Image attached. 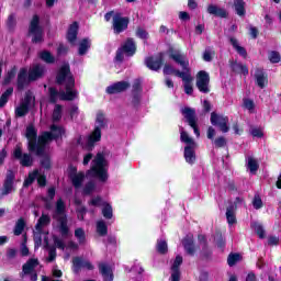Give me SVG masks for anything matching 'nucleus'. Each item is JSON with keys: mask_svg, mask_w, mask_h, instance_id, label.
Here are the masks:
<instances>
[{"mask_svg": "<svg viewBox=\"0 0 281 281\" xmlns=\"http://www.w3.org/2000/svg\"><path fill=\"white\" fill-rule=\"evenodd\" d=\"M64 82L66 83V91L61 90L58 92L56 88H49L50 102L56 103L58 100V95L60 97L61 100L76 99L77 92L76 90H74L76 81L71 76V71L69 70L68 64H65L64 66H61L57 75V85H64Z\"/></svg>", "mask_w": 281, "mask_h": 281, "instance_id": "f257e3e1", "label": "nucleus"}, {"mask_svg": "<svg viewBox=\"0 0 281 281\" xmlns=\"http://www.w3.org/2000/svg\"><path fill=\"white\" fill-rule=\"evenodd\" d=\"M86 177L87 179H99V181L103 182L109 179V175L106 173V159H104L103 154H97Z\"/></svg>", "mask_w": 281, "mask_h": 281, "instance_id": "f03ea898", "label": "nucleus"}, {"mask_svg": "<svg viewBox=\"0 0 281 281\" xmlns=\"http://www.w3.org/2000/svg\"><path fill=\"white\" fill-rule=\"evenodd\" d=\"M109 127V119H106V114L104 112L99 111L97 113L95 123H94V130L90 134L87 143L88 150H91L93 148L95 142H100L102 139V131L104 128Z\"/></svg>", "mask_w": 281, "mask_h": 281, "instance_id": "7ed1b4c3", "label": "nucleus"}, {"mask_svg": "<svg viewBox=\"0 0 281 281\" xmlns=\"http://www.w3.org/2000/svg\"><path fill=\"white\" fill-rule=\"evenodd\" d=\"M53 218L57 221L59 234H61L63 238H67V236H69V226L67 225L68 221L67 214H65V202L63 199L57 200Z\"/></svg>", "mask_w": 281, "mask_h": 281, "instance_id": "20e7f679", "label": "nucleus"}, {"mask_svg": "<svg viewBox=\"0 0 281 281\" xmlns=\"http://www.w3.org/2000/svg\"><path fill=\"white\" fill-rule=\"evenodd\" d=\"M65 135V128L58 125H52L50 132H44L38 137V147H37V155H43L45 153V146L52 139H58V137H63Z\"/></svg>", "mask_w": 281, "mask_h": 281, "instance_id": "39448f33", "label": "nucleus"}, {"mask_svg": "<svg viewBox=\"0 0 281 281\" xmlns=\"http://www.w3.org/2000/svg\"><path fill=\"white\" fill-rule=\"evenodd\" d=\"M40 23L38 15H34L29 27V34L33 36L32 43H43V27Z\"/></svg>", "mask_w": 281, "mask_h": 281, "instance_id": "423d86ee", "label": "nucleus"}, {"mask_svg": "<svg viewBox=\"0 0 281 281\" xmlns=\"http://www.w3.org/2000/svg\"><path fill=\"white\" fill-rule=\"evenodd\" d=\"M169 58L176 61L177 65H180L182 71L190 72V60H188V56L183 54L181 50L170 48Z\"/></svg>", "mask_w": 281, "mask_h": 281, "instance_id": "0eeeda50", "label": "nucleus"}, {"mask_svg": "<svg viewBox=\"0 0 281 281\" xmlns=\"http://www.w3.org/2000/svg\"><path fill=\"white\" fill-rule=\"evenodd\" d=\"M26 139H27V148L30 153H35V155H38V140L36 142L38 135L36 132V127L34 125H29L26 127Z\"/></svg>", "mask_w": 281, "mask_h": 281, "instance_id": "6e6552de", "label": "nucleus"}, {"mask_svg": "<svg viewBox=\"0 0 281 281\" xmlns=\"http://www.w3.org/2000/svg\"><path fill=\"white\" fill-rule=\"evenodd\" d=\"M195 87L201 93H210V74L205 70H200L196 74Z\"/></svg>", "mask_w": 281, "mask_h": 281, "instance_id": "1a4fd4ad", "label": "nucleus"}, {"mask_svg": "<svg viewBox=\"0 0 281 281\" xmlns=\"http://www.w3.org/2000/svg\"><path fill=\"white\" fill-rule=\"evenodd\" d=\"M13 157L14 159H18L20 161L21 166L24 168H30L32 164H34V159L32 158V155L24 153L23 149L21 148V145H16L14 150H13Z\"/></svg>", "mask_w": 281, "mask_h": 281, "instance_id": "9d476101", "label": "nucleus"}, {"mask_svg": "<svg viewBox=\"0 0 281 281\" xmlns=\"http://www.w3.org/2000/svg\"><path fill=\"white\" fill-rule=\"evenodd\" d=\"M229 122V119L227 116H223L221 114H216L214 112L211 113V124L213 126H218L220 131L222 133H228L229 126H227V123Z\"/></svg>", "mask_w": 281, "mask_h": 281, "instance_id": "9b49d317", "label": "nucleus"}, {"mask_svg": "<svg viewBox=\"0 0 281 281\" xmlns=\"http://www.w3.org/2000/svg\"><path fill=\"white\" fill-rule=\"evenodd\" d=\"M112 27L114 30V34H122V32L128 27V18L122 16L121 13L114 14Z\"/></svg>", "mask_w": 281, "mask_h": 281, "instance_id": "f8f14e48", "label": "nucleus"}, {"mask_svg": "<svg viewBox=\"0 0 281 281\" xmlns=\"http://www.w3.org/2000/svg\"><path fill=\"white\" fill-rule=\"evenodd\" d=\"M145 65L151 71H159L161 69V65H164V53H160L154 57H146Z\"/></svg>", "mask_w": 281, "mask_h": 281, "instance_id": "ddd939ff", "label": "nucleus"}, {"mask_svg": "<svg viewBox=\"0 0 281 281\" xmlns=\"http://www.w3.org/2000/svg\"><path fill=\"white\" fill-rule=\"evenodd\" d=\"M14 192V172L9 170L2 188V196H8Z\"/></svg>", "mask_w": 281, "mask_h": 281, "instance_id": "4468645a", "label": "nucleus"}, {"mask_svg": "<svg viewBox=\"0 0 281 281\" xmlns=\"http://www.w3.org/2000/svg\"><path fill=\"white\" fill-rule=\"evenodd\" d=\"M74 272L79 273L81 269H88V271H93V265L89 260H83L80 257H75L72 259Z\"/></svg>", "mask_w": 281, "mask_h": 281, "instance_id": "2eb2a0df", "label": "nucleus"}, {"mask_svg": "<svg viewBox=\"0 0 281 281\" xmlns=\"http://www.w3.org/2000/svg\"><path fill=\"white\" fill-rule=\"evenodd\" d=\"M126 89H131V83L128 81H119L113 83L112 86H109L106 88V93L113 95L115 93H123V91H126Z\"/></svg>", "mask_w": 281, "mask_h": 281, "instance_id": "dca6fc26", "label": "nucleus"}, {"mask_svg": "<svg viewBox=\"0 0 281 281\" xmlns=\"http://www.w3.org/2000/svg\"><path fill=\"white\" fill-rule=\"evenodd\" d=\"M36 267H38V259H29L22 267V272L20 273L21 278L30 276V273L36 272Z\"/></svg>", "mask_w": 281, "mask_h": 281, "instance_id": "f3484780", "label": "nucleus"}, {"mask_svg": "<svg viewBox=\"0 0 281 281\" xmlns=\"http://www.w3.org/2000/svg\"><path fill=\"white\" fill-rule=\"evenodd\" d=\"M181 265H183V257L178 255L171 267V281L181 280V271L179 270V267H181Z\"/></svg>", "mask_w": 281, "mask_h": 281, "instance_id": "a211bd4d", "label": "nucleus"}, {"mask_svg": "<svg viewBox=\"0 0 281 281\" xmlns=\"http://www.w3.org/2000/svg\"><path fill=\"white\" fill-rule=\"evenodd\" d=\"M69 177L74 188H76L77 190L82 188V183L85 181V172L78 173L76 168H71Z\"/></svg>", "mask_w": 281, "mask_h": 281, "instance_id": "6ab92c4d", "label": "nucleus"}, {"mask_svg": "<svg viewBox=\"0 0 281 281\" xmlns=\"http://www.w3.org/2000/svg\"><path fill=\"white\" fill-rule=\"evenodd\" d=\"M30 82H33L30 80V77H27V68H21L19 74H18V89L20 91H23Z\"/></svg>", "mask_w": 281, "mask_h": 281, "instance_id": "aec40b11", "label": "nucleus"}, {"mask_svg": "<svg viewBox=\"0 0 281 281\" xmlns=\"http://www.w3.org/2000/svg\"><path fill=\"white\" fill-rule=\"evenodd\" d=\"M45 76V66L43 65H34L30 70H29V80H38V78H43Z\"/></svg>", "mask_w": 281, "mask_h": 281, "instance_id": "412c9836", "label": "nucleus"}, {"mask_svg": "<svg viewBox=\"0 0 281 281\" xmlns=\"http://www.w3.org/2000/svg\"><path fill=\"white\" fill-rule=\"evenodd\" d=\"M178 76H180L182 82L184 83V93H187V95H192L194 91L192 88V75L186 71V74L178 72Z\"/></svg>", "mask_w": 281, "mask_h": 281, "instance_id": "4be33fe9", "label": "nucleus"}, {"mask_svg": "<svg viewBox=\"0 0 281 281\" xmlns=\"http://www.w3.org/2000/svg\"><path fill=\"white\" fill-rule=\"evenodd\" d=\"M183 248L189 256H194L196 247H194V236L187 235L182 240Z\"/></svg>", "mask_w": 281, "mask_h": 281, "instance_id": "5701e85b", "label": "nucleus"}, {"mask_svg": "<svg viewBox=\"0 0 281 281\" xmlns=\"http://www.w3.org/2000/svg\"><path fill=\"white\" fill-rule=\"evenodd\" d=\"M255 80L259 89H265V87H267V83L269 82V79L267 78V74H265V70L260 68H257L255 70Z\"/></svg>", "mask_w": 281, "mask_h": 281, "instance_id": "b1692460", "label": "nucleus"}, {"mask_svg": "<svg viewBox=\"0 0 281 281\" xmlns=\"http://www.w3.org/2000/svg\"><path fill=\"white\" fill-rule=\"evenodd\" d=\"M99 271L104 281H113V269H111L110 265L105 262L99 263Z\"/></svg>", "mask_w": 281, "mask_h": 281, "instance_id": "393cba45", "label": "nucleus"}, {"mask_svg": "<svg viewBox=\"0 0 281 281\" xmlns=\"http://www.w3.org/2000/svg\"><path fill=\"white\" fill-rule=\"evenodd\" d=\"M182 115H184L189 126H194L196 123V111L192 108H183L181 109Z\"/></svg>", "mask_w": 281, "mask_h": 281, "instance_id": "a878e982", "label": "nucleus"}, {"mask_svg": "<svg viewBox=\"0 0 281 281\" xmlns=\"http://www.w3.org/2000/svg\"><path fill=\"white\" fill-rule=\"evenodd\" d=\"M206 11L209 14H213V16H220V19H227V11L215 4H210Z\"/></svg>", "mask_w": 281, "mask_h": 281, "instance_id": "bb28decb", "label": "nucleus"}, {"mask_svg": "<svg viewBox=\"0 0 281 281\" xmlns=\"http://www.w3.org/2000/svg\"><path fill=\"white\" fill-rule=\"evenodd\" d=\"M246 167L250 175H256V172H258V168H260V165L258 164V159H256L254 156H246Z\"/></svg>", "mask_w": 281, "mask_h": 281, "instance_id": "cd10ccee", "label": "nucleus"}, {"mask_svg": "<svg viewBox=\"0 0 281 281\" xmlns=\"http://www.w3.org/2000/svg\"><path fill=\"white\" fill-rule=\"evenodd\" d=\"M126 56H134L135 52H137V47L135 46V41L133 38H128L123 46L121 47Z\"/></svg>", "mask_w": 281, "mask_h": 281, "instance_id": "c85d7f7f", "label": "nucleus"}, {"mask_svg": "<svg viewBox=\"0 0 281 281\" xmlns=\"http://www.w3.org/2000/svg\"><path fill=\"white\" fill-rule=\"evenodd\" d=\"M43 236H44V241L47 245V232L41 231V229H35L34 231V244H35V249H38L41 245H43Z\"/></svg>", "mask_w": 281, "mask_h": 281, "instance_id": "c756f323", "label": "nucleus"}, {"mask_svg": "<svg viewBox=\"0 0 281 281\" xmlns=\"http://www.w3.org/2000/svg\"><path fill=\"white\" fill-rule=\"evenodd\" d=\"M27 113H30V101L25 100L15 108V117H25Z\"/></svg>", "mask_w": 281, "mask_h": 281, "instance_id": "7c9ffc66", "label": "nucleus"}, {"mask_svg": "<svg viewBox=\"0 0 281 281\" xmlns=\"http://www.w3.org/2000/svg\"><path fill=\"white\" fill-rule=\"evenodd\" d=\"M68 43L71 45H76V38H78V22H74L67 34Z\"/></svg>", "mask_w": 281, "mask_h": 281, "instance_id": "2f4dec72", "label": "nucleus"}, {"mask_svg": "<svg viewBox=\"0 0 281 281\" xmlns=\"http://www.w3.org/2000/svg\"><path fill=\"white\" fill-rule=\"evenodd\" d=\"M52 223V217L48 214L43 213L42 216L37 220L35 229L44 231L47 225Z\"/></svg>", "mask_w": 281, "mask_h": 281, "instance_id": "473e14b6", "label": "nucleus"}, {"mask_svg": "<svg viewBox=\"0 0 281 281\" xmlns=\"http://www.w3.org/2000/svg\"><path fill=\"white\" fill-rule=\"evenodd\" d=\"M231 68L235 74H244V76L249 75V68L238 61H231Z\"/></svg>", "mask_w": 281, "mask_h": 281, "instance_id": "72a5a7b5", "label": "nucleus"}, {"mask_svg": "<svg viewBox=\"0 0 281 281\" xmlns=\"http://www.w3.org/2000/svg\"><path fill=\"white\" fill-rule=\"evenodd\" d=\"M184 159L187 164H194V161H196V155L194 154V146L184 147Z\"/></svg>", "mask_w": 281, "mask_h": 281, "instance_id": "f704fd0d", "label": "nucleus"}, {"mask_svg": "<svg viewBox=\"0 0 281 281\" xmlns=\"http://www.w3.org/2000/svg\"><path fill=\"white\" fill-rule=\"evenodd\" d=\"M229 43L234 47V49H236L239 56H243V58H247V49L238 44V40H236L235 37H229Z\"/></svg>", "mask_w": 281, "mask_h": 281, "instance_id": "c9c22d12", "label": "nucleus"}, {"mask_svg": "<svg viewBox=\"0 0 281 281\" xmlns=\"http://www.w3.org/2000/svg\"><path fill=\"white\" fill-rule=\"evenodd\" d=\"M236 205L231 204L227 209H226V218H227V223L228 225H234V223H236Z\"/></svg>", "mask_w": 281, "mask_h": 281, "instance_id": "e433bc0d", "label": "nucleus"}, {"mask_svg": "<svg viewBox=\"0 0 281 281\" xmlns=\"http://www.w3.org/2000/svg\"><path fill=\"white\" fill-rule=\"evenodd\" d=\"M91 47V40L89 38H83L80 43H79V49H78V54L79 56H85V54H87V52H89V48Z\"/></svg>", "mask_w": 281, "mask_h": 281, "instance_id": "4c0bfd02", "label": "nucleus"}, {"mask_svg": "<svg viewBox=\"0 0 281 281\" xmlns=\"http://www.w3.org/2000/svg\"><path fill=\"white\" fill-rule=\"evenodd\" d=\"M180 140L183 144H187V146H196V143H194V139H192V137H190V135H188L186 131H183V127L181 126H180Z\"/></svg>", "mask_w": 281, "mask_h": 281, "instance_id": "58836bf2", "label": "nucleus"}, {"mask_svg": "<svg viewBox=\"0 0 281 281\" xmlns=\"http://www.w3.org/2000/svg\"><path fill=\"white\" fill-rule=\"evenodd\" d=\"M38 56L41 60H43L44 63H47L48 65L56 63V57H54V55H52L49 50H43L38 54Z\"/></svg>", "mask_w": 281, "mask_h": 281, "instance_id": "ea45409f", "label": "nucleus"}, {"mask_svg": "<svg viewBox=\"0 0 281 281\" xmlns=\"http://www.w3.org/2000/svg\"><path fill=\"white\" fill-rule=\"evenodd\" d=\"M12 93H14L13 88H9L3 92V94L0 97V108H3L5 104H8V100H10V95H12Z\"/></svg>", "mask_w": 281, "mask_h": 281, "instance_id": "a19ab883", "label": "nucleus"}, {"mask_svg": "<svg viewBox=\"0 0 281 281\" xmlns=\"http://www.w3.org/2000/svg\"><path fill=\"white\" fill-rule=\"evenodd\" d=\"M75 237L77 238L79 245H85L87 243V234L83 228L75 229Z\"/></svg>", "mask_w": 281, "mask_h": 281, "instance_id": "79ce46f5", "label": "nucleus"}, {"mask_svg": "<svg viewBox=\"0 0 281 281\" xmlns=\"http://www.w3.org/2000/svg\"><path fill=\"white\" fill-rule=\"evenodd\" d=\"M164 74H165V76H170V75L175 74L178 78H181V76L179 74H186V71L175 69L171 65L166 64L164 67Z\"/></svg>", "mask_w": 281, "mask_h": 281, "instance_id": "37998d69", "label": "nucleus"}, {"mask_svg": "<svg viewBox=\"0 0 281 281\" xmlns=\"http://www.w3.org/2000/svg\"><path fill=\"white\" fill-rule=\"evenodd\" d=\"M234 5H235L236 14H238V16H245V1L234 0Z\"/></svg>", "mask_w": 281, "mask_h": 281, "instance_id": "c03bdc74", "label": "nucleus"}, {"mask_svg": "<svg viewBox=\"0 0 281 281\" xmlns=\"http://www.w3.org/2000/svg\"><path fill=\"white\" fill-rule=\"evenodd\" d=\"M97 233L99 236H106L109 234V228L106 227V223L104 221L97 222Z\"/></svg>", "mask_w": 281, "mask_h": 281, "instance_id": "a18cd8bd", "label": "nucleus"}, {"mask_svg": "<svg viewBox=\"0 0 281 281\" xmlns=\"http://www.w3.org/2000/svg\"><path fill=\"white\" fill-rule=\"evenodd\" d=\"M23 229H25V221L23 218L18 220L14 226V235L21 236L23 234Z\"/></svg>", "mask_w": 281, "mask_h": 281, "instance_id": "49530a36", "label": "nucleus"}, {"mask_svg": "<svg viewBox=\"0 0 281 281\" xmlns=\"http://www.w3.org/2000/svg\"><path fill=\"white\" fill-rule=\"evenodd\" d=\"M38 177V169H35L33 172L29 173V177L24 181V188H29V186H32L34 181H36Z\"/></svg>", "mask_w": 281, "mask_h": 281, "instance_id": "de8ad7c7", "label": "nucleus"}, {"mask_svg": "<svg viewBox=\"0 0 281 281\" xmlns=\"http://www.w3.org/2000/svg\"><path fill=\"white\" fill-rule=\"evenodd\" d=\"M268 60H270L272 65L280 63L281 60L280 53H278V50L268 52Z\"/></svg>", "mask_w": 281, "mask_h": 281, "instance_id": "09e8293b", "label": "nucleus"}, {"mask_svg": "<svg viewBox=\"0 0 281 281\" xmlns=\"http://www.w3.org/2000/svg\"><path fill=\"white\" fill-rule=\"evenodd\" d=\"M61 117H63V106H60L59 104H56L53 111V122H60Z\"/></svg>", "mask_w": 281, "mask_h": 281, "instance_id": "8fccbe9b", "label": "nucleus"}, {"mask_svg": "<svg viewBox=\"0 0 281 281\" xmlns=\"http://www.w3.org/2000/svg\"><path fill=\"white\" fill-rule=\"evenodd\" d=\"M251 227L259 238H265V227H262V224L255 222L251 224Z\"/></svg>", "mask_w": 281, "mask_h": 281, "instance_id": "3c124183", "label": "nucleus"}, {"mask_svg": "<svg viewBox=\"0 0 281 281\" xmlns=\"http://www.w3.org/2000/svg\"><path fill=\"white\" fill-rule=\"evenodd\" d=\"M102 215L104 216V218L108 220L113 218V207L111 206V204H103Z\"/></svg>", "mask_w": 281, "mask_h": 281, "instance_id": "603ef678", "label": "nucleus"}, {"mask_svg": "<svg viewBox=\"0 0 281 281\" xmlns=\"http://www.w3.org/2000/svg\"><path fill=\"white\" fill-rule=\"evenodd\" d=\"M156 249L158 254H168V243L164 239H158Z\"/></svg>", "mask_w": 281, "mask_h": 281, "instance_id": "864d4df0", "label": "nucleus"}, {"mask_svg": "<svg viewBox=\"0 0 281 281\" xmlns=\"http://www.w3.org/2000/svg\"><path fill=\"white\" fill-rule=\"evenodd\" d=\"M37 157H43L41 160V165L46 170H49L52 168V161L49 160V156H45V153L43 155H37Z\"/></svg>", "mask_w": 281, "mask_h": 281, "instance_id": "5fc2aeb1", "label": "nucleus"}, {"mask_svg": "<svg viewBox=\"0 0 281 281\" xmlns=\"http://www.w3.org/2000/svg\"><path fill=\"white\" fill-rule=\"evenodd\" d=\"M227 262L229 267H234L236 262H240V255L238 254H231L227 258Z\"/></svg>", "mask_w": 281, "mask_h": 281, "instance_id": "6e6d98bb", "label": "nucleus"}, {"mask_svg": "<svg viewBox=\"0 0 281 281\" xmlns=\"http://www.w3.org/2000/svg\"><path fill=\"white\" fill-rule=\"evenodd\" d=\"M198 240H199L200 245L202 246V251H203L204 254L206 252L205 256H207V255L210 254V252L207 251V239L205 238L204 235H199V236H198Z\"/></svg>", "mask_w": 281, "mask_h": 281, "instance_id": "4d7b16f0", "label": "nucleus"}, {"mask_svg": "<svg viewBox=\"0 0 281 281\" xmlns=\"http://www.w3.org/2000/svg\"><path fill=\"white\" fill-rule=\"evenodd\" d=\"M14 76H16V67H13L11 70L8 71L4 78V85H10L12 82Z\"/></svg>", "mask_w": 281, "mask_h": 281, "instance_id": "13d9d810", "label": "nucleus"}, {"mask_svg": "<svg viewBox=\"0 0 281 281\" xmlns=\"http://www.w3.org/2000/svg\"><path fill=\"white\" fill-rule=\"evenodd\" d=\"M214 50H211L210 48H206L203 53V60L205 63H212V58H214Z\"/></svg>", "mask_w": 281, "mask_h": 281, "instance_id": "bf43d9fd", "label": "nucleus"}, {"mask_svg": "<svg viewBox=\"0 0 281 281\" xmlns=\"http://www.w3.org/2000/svg\"><path fill=\"white\" fill-rule=\"evenodd\" d=\"M214 145L216 148H224V146L227 145V139L225 137L221 136L214 139Z\"/></svg>", "mask_w": 281, "mask_h": 281, "instance_id": "052dcab7", "label": "nucleus"}, {"mask_svg": "<svg viewBox=\"0 0 281 281\" xmlns=\"http://www.w3.org/2000/svg\"><path fill=\"white\" fill-rule=\"evenodd\" d=\"M93 190H95V183H93V181H90L86 184V187L83 189V193L91 194V192H93Z\"/></svg>", "mask_w": 281, "mask_h": 281, "instance_id": "680f3d73", "label": "nucleus"}, {"mask_svg": "<svg viewBox=\"0 0 281 281\" xmlns=\"http://www.w3.org/2000/svg\"><path fill=\"white\" fill-rule=\"evenodd\" d=\"M215 243H216V245L220 249L225 248V239H223V235L217 234L216 237H215Z\"/></svg>", "mask_w": 281, "mask_h": 281, "instance_id": "e2e57ef3", "label": "nucleus"}, {"mask_svg": "<svg viewBox=\"0 0 281 281\" xmlns=\"http://www.w3.org/2000/svg\"><path fill=\"white\" fill-rule=\"evenodd\" d=\"M105 203L106 202H102V198H100V196L93 198L90 201V205H93L94 207H100V206L104 205Z\"/></svg>", "mask_w": 281, "mask_h": 281, "instance_id": "0e129e2a", "label": "nucleus"}, {"mask_svg": "<svg viewBox=\"0 0 281 281\" xmlns=\"http://www.w3.org/2000/svg\"><path fill=\"white\" fill-rule=\"evenodd\" d=\"M252 205L255 210H260V207H262V199H260V195H255L252 200Z\"/></svg>", "mask_w": 281, "mask_h": 281, "instance_id": "69168bd1", "label": "nucleus"}, {"mask_svg": "<svg viewBox=\"0 0 281 281\" xmlns=\"http://www.w3.org/2000/svg\"><path fill=\"white\" fill-rule=\"evenodd\" d=\"M54 243L57 249H61V251H65V241L60 239V237H54Z\"/></svg>", "mask_w": 281, "mask_h": 281, "instance_id": "338daca9", "label": "nucleus"}, {"mask_svg": "<svg viewBox=\"0 0 281 281\" xmlns=\"http://www.w3.org/2000/svg\"><path fill=\"white\" fill-rule=\"evenodd\" d=\"M56 260V249L54 247L49 248L47 262H54Z\"/></svg>", "mask_w": 281, "mask_h": 281, "instance_id": "774afa93", "label": "nucleus"}]
</instances>
